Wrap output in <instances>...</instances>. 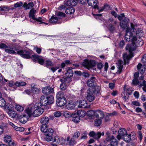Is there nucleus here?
<instances>
[{
    "instance_id": "nucleus-9",
    "label": "nucleus",
    "mask_w": 146,
    "mask_h": 146,
    "mask_svg": "<svg viewBox=\"0 0 146 146\" xmlns=\"http://www.w3.org/2000/svg\"><path fill=\"white\" fill-rule=\"evenodd\" d=\"M127 133V131L125 129L123 128L119 129L118 131V134L117 137V139L118 140H119L122 137L126 135Z\"/></svg>"
},
{
    "instance_id": "nucleus-31",
    "label": "nucleus",
    "mask_w": 146,
    "mask_h": 146,
    "mask_svg": "<svg viewBox=\"0 0 146 146\" xmlns=\"http://www.w3.org/2000/svg\"><path fill=\"white\" fill-rule=\"evenodd\" d=\"M123 89L124 90V92L129 95H130L133 91V90L132 88L129 87V88H127L126 85L124 86L123 87Z\"/></svg>"
},
{
    "instance_id": "nucleus-35",
    "label": "nucleus",
    "mask_w": 146,
    "mask_h": 146,
    "mask_svg": "<svg viewBox=\"0 0 146 146\" xmlns=\"http://www.w3.org/2000/svg\"><path fill=\"white\" fill-rule=\"evenodd\" d=\"M131 134H129L128 135L126 134L125 135L123 138V140L127 142H129L131 140Z\"/></svg>"
},
{
    "instance_id": "nucleus-62",
    "label": "nucleus",
    "mask_w": 146,
    "mask_h": 146,
    "mask_svg": "<svg viewBox=\"0 0 146 146\" xmlns=\"http://www.w3.org/2000/svg\"><path fill=\"white\" fill-rule=\"evenodd\" d=\"M120 25L121 27L123 29H125L127 27V25L122 22L120 23Z\"/></svg>"
},
{
    "instance_id": "nucleus-1",
    "label": "nucleus",
    "mask_w": 146,
    "mask_h": 146,
    "mask_svg": "<svg viewBox=\"0 0 146 146\" xmlns=\"http://www.w3.org/2000/svg\"><path fill=\"white\" fill-rule=\"evenodd\" d=\"M131 26L132 28L131 29L127 28L125 36L127 41L129 42L131 40L133 44L126 47V49L129 50L130 54H127L125 53L123 55L125 64H129V59L133 56V53L137 51L136 46H141L143 43L141 38L144 35L142 30L141 29L135 28L132 23Z\"/></svg>"
},
{
    "instance_id": "nucleus-53",
    "label": "nucleus",
    "mask_w": 146,
    "mask_h": 146,
    "mask_svg": "<svg viewBox=\"0 0 146 146\" xmlns=\"http://www.w3.org/2000/svg\"><path fill=\"white\" fill-rule=\"evenodd\" d=\"M56 15L60 17H64L65 16V14L64 13L59 11L57 13Z\"/></svg>"
},
{
    "instance_id": "nucleus-46",
    "label": "nucleus",
    "mask_w": 146,
    "mask_h": 146,
    "mask_svg": "<svg viewBox=\"0 0 146 146\" xmlns=\"http://www.w3.org/2000/svg\"><path fill=\"white\" fill-rule=\"evenodd\" d=\"M39 91V89L36 88H31V92L35 94H37Z\"/></svg>"
},
{
    "instance_id": "nucleus-52",
    "label": "nucleus",
    "mask_w": 146,
    "mask_h": 146,
    "mask_svg": "<svg viewBox=\"0 0 146 146\" xmlns=\"http://www.w3.org/2000/svg\"><path fill=\"white\" fill-rule=\"evenodd\" d=\"M80 120V118L79 116L74 117L72 119V121L76 123H78Z\"/></svg>"
},
{
    "instance_id": "nucleus-25",
    "label": "nucleus",
    "mask_w": 146,
    "mask_h": 146,
    "mask_svg": "<svg viewBox=\"0 0 146 146\" xmlns=\"http://www.w3.org/2000/svg\"><path fill=\"white\" fill-rule=\"evenodd\" d=\"M66 108L68 110L73 109L75 107L74 104L72 101H70L69 102L66 103Z\"/></svg>"
},
{
    "instance_id": "nucleus-44",
    "label": "nucleus",
    "mask_w": 146,
    "mask_h": 146,
    "mask_svg": "<svg viewBox=\"0 0 146 146\" xmlns=\"http://www.w3.org/2000/svg\"><path fill=\"white\" fill-rule=\"evenodd\" d=\"M45 66L47 68L49 66H52L53 65V62L49 60H47L45 62Z\"/></svg>"
},
{
    "instance_id": "nucleus-34",
    "label": "nucleus",
    "mask_w": 146,
    "mask_h": 146,
    "mask_svg": "<svg viewBox=\"0 0 146 146\" xmlns=\"http://www.w3.org/2000/svg\"><path fill=\"white\" fill-rule=\"evenodd\" d=\"M58 21L57 18L54 16H52L51 18L49 20V22L52 24H56Z\"/></svg>"
},
{
    "instance_id": "nucleus-5",
    "label": "nucleus",
    "mask_w": 146,
    "mask_h": 146,
    "mask_svg": "<svg viewBox=\"0 0 146 146\" xmlns=\"http://www.w3.org/2000/svg\"><path fill=\"white\" fill-rule=\"evenodd\" d=\"M17 54L24 58H29L31 57L30 52L27 50H20L17 52Z\"/></svg>"
},
{
    "instance_id": "nucleus-16",
    "label": "nucleus",
    "mask_w": 146,
    "mask_h": 146,
    "mask_svg": "<svg viewBox=\"0 0 146 146\" xmlns=\"http://www.w3.org/2000/svg\"><path fill=\"white\" fill-rule=\"evenodd\" d=\"M48 100L46 95L42 96L40 98V102L42 106H46L48 105Z\"/></svg>"
},
{
    "instance_id": "nucleus-58",
    "label": "nucleus",
    "mask_w": 146,
    "mask_h": 146,
    "mask_svg": "<svg viewBox=\"0 0 146 146\" xmlns=\"http://www.w3.org/2000/svg\"><path fill=\"white\" fill-rule=\"evenodd\" d=\"M87 133L85 131L82 134L81 137L80 138L81 139H86L87 138Z\"/></svg>"
},
{
    "instance_id": "nucleus-33",
    "label": "nucleus",
    "mask_w": 146,
    "mask_h": 146,
    "mask_svg": "<svg viewBox=\"0 0 146 146\" xmlns=\"http://www.w3.org/2000/svg\"><path fill=\"white\" fill-rule=\"evenodd\" d=\"M4 107L7 113L9 111H10L13 109V108H14V106L9 104H7V105H5Z\"/></svg>"
},
{
    "instance_id": "nucleus-24",
    "label": "nucleus",
    "mask_w": 146,
    "mask_h": 146,
    "mask_svg": "<svg viewBox=\"0 0 146 146\" xmlns=\"http://www.w3.org/2000/svg\"><path fill=\"white\" fill-rule=\"evenodd\" d=\"M33 6V3L31 2L28 3H25L23 5V7L26 10H27L32 8Z\"/></svg>"
},
{
    "instance_id": "nucleus-63",
    "label": "nucleus",
    "mask_w": 146,
    "mask_h": 146,
    "mask_svg": "<svg viewBox=\"0 0 146 146\" xmlns=\"http://www.w3.org/2000/svg\"><path fill=\"white\" fill-rule=\"evenodd\" d=\"M64 4L68 6H71V0H66L64 1Z\"/></svg>"
},
{
    "instance_id": "nucleus-27",
    "label": "nucleus",
    "mask_w": 146,
    "mask_h": 146,
    "mask_svg": "<svg viewBox=\"0 0 146 146\" xmlns=\"http://www.w3.org/2000/svg\"><path fill=\"white\" fill-rule=\"evenodd\" d=\"M70 138V137H68L66 139L67 141H69V145L70 146L74 145L76 143L75 139L74 138H71L69 140Z\"/></svg>"
},
{
    "instance_id": "nucleus-37",
    "label": "nucleus",
    "mask_w": 146,
    "mask_h": 146,
    "mask_svg": "<svg viewBox=\"0 0 146 146\" xmlns=\"http://www.w3.org/2000/svg\"><path fill=\"white\" fill-rule=\"evenodd\" d=\"M77 113L78 115L81 117H83L85 116L86 115L85 111L82 110H78Z\"/></svg>"
},
{
    "instance_id": "nucleus-14",
    "label": "nucleus",
    "mask_w": 146,
    "mask_h": 146,
    "mask_svg": "<svg viewBox=\"0 0 146 146\" xmlns=\"http://www.w3.org/2000/svg\"><path fill=\"white\" fill-rule=\"evenodd\" d=\"M106 140L107 141H111L110 143H115V145H117V141L114 136L112 135H107L106 138Z\"/></svg>"
},
{
    "instance_id": "nucleus-38",
    "label": "nucleus",
    "mask_w": 146,
    "mask_h": 146,
    "mask_svg": "<svg viewBox=\"0 0 146 146\" xmlns=\"http://www.w3.org/2000/svg\"><path fill=\"white\" fill-rule=\"evenodd\" d=\"M102 118L97 119L94 120V125L96 126H99L102 123V120L101 119Z\"/></svg>"
},
{
    "instance_id": "nucleus-36",
    "label": "nucleus",
    "mask_w": 146,
    "mask_h": 146,
    "mask_svg": "<svg viewBox=\"0 0 146 146\" xmlns=\"http://www.w3.org/2000/svg\"><path fill=\"white\" fill-rule=\"evenodd\" d=\"M47 99L48 101V105L51 104L54 102V97L50 95L49 96H47Z\"/></svg>"
},
{
    "instance_id": "nucleus-48",
    "label": "nucleus",
    "mask_w": 146,
    "mask_h": 146,
    "mask_svg": "<svg viewBox=\"0 0 146 146\" xmlns=\"http://www.w3.org/2000/svg\"><path fill=\"white\" fill-rule=\"evenodd\" d=\"M7 99L9 101V104H12L14 106H15V105L16 104L15 103V102L14 100L13 99H12L11 97H9L7 98Z\"/></svg>"
},
{
    "instance_id": "nucleus-13",
    "label": "nucleus",
    "mask_w": 146,
    "mask_h": 146,
    "mask_svg": "<svg viewBox=\"0 0 146 146\" xmlns=\"http://www.w3.org/2000/svg\"><path fill=\"white\" fill-rule=\"evenodd\" d=\"M123 61L120 60H119L116 63V64L117 66V68L118 69L117 73L119 74L121 72L123 68Z\"/></svg>"
},
{
    "instance_id": "nucleus-4",
    "label": "nucleus",
    "mask_w": 146,
    "mask_h": 146,
    "mask_svg": "<svg viewBox=\"0 0 146 146\" xmlns=\"http://www.w3.org/2000/svg\"><path fill=\"white\" fill-rule=\"evenodd\" d=\"M96 62L94 60H85L83 62V65L86 68L89 69L96 66Z\"/></svg>"
},
{
    "instance_id": "nucleus-12",
    "label": "nucleus",
    "mask_w": 146,
    "mask_h": 146,
    "mask_svg": "<svg viewBox=\"0 0 146 146\" xmlns=\"http://www.w3.org/2000/svg\"><path fill=\"white\" fill-rule=\"evenodd\" d=\"M42 92L47 95L54 92V90L53 88H51L49 86H46L42 89Z\"/></svg>"
},
{
    "instance_id": "nucleus-22",
    "label": "nucleus",
    "mask_w": 146,
    "mask_h": 146,
    "mask_svg": "<svg viewBox=\"0 0 146 146\" xmlns=\"http://www.w3.org/2000/svg\"><path fill=\"white\" fill-rule=\"evenodd\" d=\"M66 80L65 78L62 77L60 80V81L62 82V84L60 85V88L62 90H65L66 89V85L64 82Z\"/></svg>"
},
{
    "instance_id": "nucleus-7",
    "label": "nucleus",
    "mask_w": 146,
    "mask_h": 146,
    "mask_svg": "<svg viewBox=\"0 0 146 146\" xmlns=\"http://www.w3.org/2000/svg\"><path fill=\"white\" fill-rule=\"evenodd\" d=\"M44 111V110L42 108H40L38 106L34 111H33L31 115V116H33L36 117L40 115Z\"/></svg>"
},
{
    "instance_id": "nucleus-55",
    "label": "nucleus",
    "mask_w": 146,
    "mask_h": 146,
    "mask_svg": "<svg viewBox=\"0 0 146 146\" xmlns=\"http://www.w3.org/2000/svg\"><path fill=\"white\" fill-rule=\"evenodd\" d=\"M146 68V66L145 65H143L142 67L138 70L142 74L144 72Z\"/></svg>"
},
{
    "instance_id": "nucleus-10",
    "label": "nucleus",
    "mask_w": 146,
    "mask_h": 146,
    "mask_svg": "<svg viewBox=\"0 0 146 146\" xmlns=\"http://www.w3.org/2000/svg\"><path fill=\"white\" fill-rule=\"evenodd\" d=\"M66 99L65 97L58 98L56 100L57 106L60 107L65 105L66 104Z\"/></svg>"
},
{
    "instance_id": "nucleus-51",
    "label": "nucleus",
    "mask_w": 146,
    "mask_h": 146,
    "mask_svg": "<svg viewBox=\"0 0 146 146\" xmlns=\"http://www.w3.org/2000/svg\"><path fill=\"white\" fill-rule=\"evenodd\" d=\"M56 97L57 99L59 98H62L63 97V94L62 92H59L56 94Z\"/></svg>"
},
{
    "instance_id": "nucleus-8",
    "label": "nucleus",
    "mask_w": 146,
    "mask_h": 146,
    "mask_svg": "<svg viewBox=\"0 0 146 146\" xmlns=\"http://www.w3.org/2000/svg\"><path fill=\"white\" fill-rule=\"evenodd\" d=\"M36 12V10L33 9H31L29 13V17L33 20H36L37 21L41 22L42 17H40L37 19L35 17V14Z\"/></svg>"
},
{
    "instance_id": "nucleus-61",
    "label": "nucleus",
    "mask_w": 146,
    "mask_h": 146,
    "mask_svg": "<svg viewBox=\"0 0 146 146\" xmlns=\"http://www.w3.org/2000/svg\"><path fill=\"white\" fill-rule=\"evenodd\" d=\"M80 133L78 131L76 132L73 135V137L76 138H78L80 135Z\"/></svg>"
},
{
    "instance_id": "nucleus-3",
    "label": "nucleus",
    "mask_w": 146,
    "mask_h": 146,
    "mask_svg": "<svg viewBox=\"0 0 146 146\" xmlns=\"http://www.w3.org/2000/svg\"><path fill=\"white\" fill-rule=\"evenodd\" d=\"M34 103H32L30 104L28 108L25 110V112L27 113L29 117L31 116L32 113L34 111L36 108L38 107V106Z\"/></svg>"
},
{
    "instance_id": "nucleus-15",
    "label": "nucleus",
    "mask_w": 146,
    "mask_h": 146,
    "mask_svg": "<svg viewBox=\"0 0 146 146\" xmlns=\"http://www.w3.org/2000/svg\"><path fill=\"white\" fill-rule=\"evenodd\" d=\"M87 3L89 5L93 6L94 9H97L98 10L99 9V7L96 5L97 3V0H88Z\"/></svg>"
},
{
    "instance_id": "nucleus-29",
    "label": "nucleus",
    "mask_w": 146,
    "mask_h": 146,
    "mask_svg": "<svg viewBox=\"0 0 146 146\" xmlns=\"http://www.w3.org/2000/svg\"><path fill=\"white\" fill-rule=\"evenodd\" d=\"M110 5L106 4L101 9L99 8V9H98V12L99 13L102 12L104 11L110 9Z\"/></svg>"
},
{
    "instance_id": "nucleus-30",
    "label": "nucleus",
    "mask_w": 146,
    "mask_h": 146,
    "mask_svg": "<svg viewBox=\"0 0 146 146\" xmlns=\"http://www.w3.org/2000/svg\"><path fill=\"white\" fill-rule=\"evenodd\" d=\"M75 11V9L73 7H68L65 11V13L68 14H72L74 13Z\"/></svg>"
},
{
    "instance_id": "nucleus-28",
    "label": "nucleus",
    "mask_w": 146,
    "mask_h": 146,
    "mask_svg": "<svg viewBox=\"0 0 146 146\" xmlns=\"http://www.w3.org/2000/svg\"><path fill=\"white\" fill-rule=\"evenodd\" d=\"M9 116L12 118H14L17 115V113L13 109L7 113Z\"/></svg>"
},
{
    "instance_id": "nucleus-43",
    "label": "nucleus",
    "mask_w": 146,
    "mask_h": 146,
    "mask_svg": "<svg viewBox=\"0 0 146 146\" xmlns=\"http://www.w3.org/2000/svg\"><path fill=\"white\" fill-rule=\"evenodd\" d=\"M104 133L103 132L101 133L98 132L97 133H95L94 138L96 139H98L101 136L104 135Z\"/></svg>"
},
{
    "instance_id": "nucleus-54",
    "label": "nucleus",
    "mask_w": 146,
    "mask_h": 146,
    "mask_svg": "<svg viewBox=\"0 0 146 146\" xmlns=\"http://www.w3.org/2000/svg\"><path fill=\"white\" fill-rule=\"evenodd\" d=\"M61 113L59 111H56L54 113V116L56 117H60L61 115Z\"/></svg>"
},
{
    "instance_id": "nucleus-32",
    "label": "nucleus",
    "mask_w": 146,
    "mask_h": 146,
    "mask_svg": "<svg viewBox=\"0 0 146 146\" xmlns=\"http://www.w3.org/2000/svg\"><path fill=\"white\" fill-rule=\"evenodd\" d=\"M9 10V9L7 6L1 7L0 9V12L2 14L7 13Z\"/></svg>"
},
{
    "instance_id": "nucleus-59",
    "label": "nucleus",
    "mask_w": 146,
    "mask_h": 146,
    "mask_svg": "<svg viewBox=\"0 0 146 146\" xmlns=\"http://www.w3.org/2000/svg\"><path fill=\"white\" fill-rule=\"evenodd\" d=\"M36 50V52L40 54L41 53L42 49L40 48H38L37 46L35 47L34 48V50Z\"/></svg>"
},
{
    "instance_id": "nucleus-21",
    "label": "nucleus",
    "mask_w": 146,
    "mask_h": 146,
    "mask_svg": "<svg viewBox=\"0 0 146 146\" xmlns=\"http://www.w3.org/2000/svg\"><path fill=\"white\" fill-rule=\"evenodd\" d=\"M67 72L65 73V75L67 78H69L72 77L73 75V71L70 68H66Z\"/></svg>"
},
{
    "instance_id": "nucleus-56",
    "label": "nucleus",
    "mask_w": 146,
    "mask_h": 146,
    "mask_svg": "<svg viewBox=\"0 0 146 146\" xmlns=\"http://www.w3.org/2000/svg\"><path fill=\"white\" fill-rule=\"evenodd\" d=\"M71 6H75L77 4V0H71Z\"/></svg>"
},
{
    "instance_id": "nucleus-39",
    "label": "nucleus",
    "mask_w": 146,
    "mask_h": 146,
    "mask_svg": "<svg viewBox=\"0 0 146 146\" xmlns=\"http://www.w3.org/2000/svg\"><path fill=\"white\" fill-rule=\"evenodd\" d=\"M15 105V109L17 111H21L23 110V107L17 104H16Z\"/></svg>"
},
{
    "instance_id": "nucleus-57",
    "label": "nucleus",
    "mask_w": 146,
    "mask_h": 146,
    "mask_svg": "<svg viewBox=\"0 0 146 146\" xmlns=\"http://www.w3.org/2000/svg\"><path fill=\"white\" fill-rule=\"evenodd\" d=\"M125 17V15L123 13L120 14L118 16H117V18L118 20L121 21V20Z\"/></svg>"
},
{
    "instance_id": "nucleus-23",
    "label": "nucleus",
    "mask_w": 146,
    "mask_h": 146,
    "mask_svg": "<svg viewBox=\"0 0 146 146\" xmlns=\"http://www.w3.org/2000/svg\"><path fill=\"white\" fill-rule=\"evenodd\" d=\"M18 117L20 121L22 123H25L27 121V118L25 115H23L22 116L19 115Z\"/></svg>"
},
{
    "instance_id": "nucleus-41",
    "label": "nucleus",
    "mask_w": 146,
    "mask_h": 146,
    "mask_svg": "<svg viewBox=\"0 0 146 146\" xmlns=\"http://www.w3.org/2000/svg\"><path fill=\"white\" fill-rule=\"evenodd\" d=\"M95 110H90L87 111V115L89 117H94Z\"/></svg>"
},
{
    "instance_id": "nucleus-11",
    "label": "nucleus",
    "mask_w": 146,
    "mask_h": 146,
    "mask_svg": "<svg viewBox=\"0 0 146 146\" xmlns=\"http://www.w3.org/2000/svg\"><path fill=\"white\" fill-rule=\"evenodd\" d=\"M96 80L97 79L95 77L93 76H92L88 80L87 84L89 86L92 87L94 86Z\"/></svg>"
},
{
    "instance_id": "nucleus-17",
    "label": "nucleus",
    "mask_w": 146,
    "mask_h": 146,
    "mask_svg": "<svg viewBox=\"0 0 146 146\" xmlns=\"http://www.w3.org/2000/svg\"><path fill=\"white\" fill-rule=\"evenodd\" d=\"M49 121L48 118L47 117H44L42 118L40 120V122L42 124L41 126L40 129L42 127H43L44 126L45 127H47L46 124L48 123Z\"/></svg>"
},
{
    "instance_id": "nucleus-45",
    "label": "nucleus",
    "mask_w": 146,
    "mask_h": 146,
    "mask_svg": "<svg viewBox=\"0 0 146 146\" xmlns=\"http://www.w3.org/2000/svg\"><path fill=\"white\" fill-rule=\"evenodd\" d=\"M122 95L123 100L125 101H127L129 95L124 92L122 94Z\"/></svg>"
},
{
    "instance_id": "nucleus-20",
    "label": "nucleus",
    "mask_w": 146,
    "mask_h": 146,
    "mask_svg": "<svg viewBox=\"0 0 146 146\" xmlns=\"http://www.w3.org/2000/svg\"><path fill=\"white\" fill-rule=\"evenodd\" d=\"M77 102H79V105L78 107V108H85L87 106V103L86 101L85 100H80Z\"/></svg>"
},
{
    "instance_id": "nucleus-42",
    "label": "nucleus",
    "mask_w": 146,
    "mask_h": 146,
    "mask_svg": "<svg viewBox=\"0 0 146 146\" xmlns=\"http://www.w3.org/2000/svg\"><path fill=\"white\" fill-rule=\"evenodd\" d=\"M62 114L63 115L65 118L70 117L72 116V114L69 111H63Z\"/></svg>"
},
{
    "instance_id": "nucleus-19",
    "label": "nucleus",
    "mask_w": 146,
    "mask_h": 146,
    "mask_svg": "<svg viewBox=\"0 0 146 146\" xmlns=\"http://www.w3.org/2000/svg\"><path fill=\"white\" fill-rule=\"evenodd\" d=\"M99 115H100V118H103L104 116V115L102 111L100 110H95L94 117L96 118H98Z\"/></svg>"
},
{
    "instance_id": "nucleus-47",
    "label": "nucleus",
    "mask_w": 146,
    "mask_h": 146,
    "mask_svg": "<svg viewBox=\"0 0 146 146\" xmlns=\"http://www.w3.org/2000/svg\"><path fill=\"white\" fill-rule=\"evenodd\" d=\"M6 105L5 100L2 98H0V106L4 107Z\"/></svg>"
},
{
    "instance_id": "nucleus-64",
    "label": "nucleus",
    "mask_w": 146,
    "mask_h": 146,
    "mask_svg": "<svg viewBox=\"0 0 146 146\" xmlns=\"http://www.w3.org/2000/svg\"><path fill=\"white\" fill-rule=\"evenodd\" d=\"M129 20L128 19L125 18H124L123 20L121 22L127 25V24L129 23Z\"/></svg>"
},
{
    "instance_id": "nucleus-50",
    "label": "nucleus",
    "mask_w": 146,
    "mask_h": 146,
    "mask_svg": "<svg viewBox=\"0 0 146 146\" xmlns=\"http://www.w3.org/2000/svg\"><path fill=\"white\" fill-rule=\"evenodd\" d=\"M23 5V2L21 1H19L15 3L14 5V7L15 8H17Z\"/></svg>"
},
{
    "instance_id": "nucleus-18",
    "label": "nucleus",
    "mask_w": 146,
    "mask_h": 146,
    "mask_svg": "<svg viewBox=\"0 0 146 146\" xmlns=\"http://www.w3.org/2000/svg\"><path fill=\"white\" fill-rule=\"evenodd\" d=\"M94 96L92 92H88L86 96V98L89 102H92L94 99Z\"/></svg>"
},
{
    "instance_id": "nucleus-6",
    "label": "nucleus",
    "mask_w": 146,
    "mask_h": 146,
    "mask_svg": "<svg viewBox=\"0 0 146 146\" xmlns=\"http://www.w3.org/2000/svg\"><path fill=\"white\" fill-rule=\"evenodd\" d=\"M31 58L34 61H37L41 65H43L44 63V60L42 58V57L40 56L37 54L33 55Z\"/></svg>"
},
{
    "instance_id": "nucleus-26",
    "label": "nucleus",
    "mask_w": 146,
    "mask_h": 146,
    "mask_svg": "<svg viewBox=\"0 0 146 146\" xmlns=\"http://www.w3.org/2000/svg\"><path fill=\"white\" fill-rule=\"evenodd\" d=\"M13 48L10 47V46L7 47L5 49V52L6 53L11 54H15L16 53V52L14 50Z\"/></svg>"
},
{
    "instance_id": "nucleus-60",
    "label": "nucleus",
    "mask_w": 146,
    "mask_h": 146,
    "mask_svg": "<svg viewBox=\"0 0 146 146\" xmlns=\"http://www.w3.org/2000/svg\"><path fill=\"white\" fill-rule=\"evenodd\" d=\"M139 83L137 78H134L133 80L132 84L133 85H137Z\"/></svg>"
},
{
    "instance_id": "nucleus-40",
    "label": "nucleus",
    "mask_w": 146,
    "mask_h": 146,
    "mask_svg": "<svg viewBox=\"0 0 146 146\" xmlns=\"http://www.w3.org/2000/svg\"><path fill=\"white\" fill-rule=\"evenodd\" d=\"M11 140V137L8 135H5L4 137V141L6 143H10Z\"/></svg>"
},
{
    "instance_id": "nucleus-49",
    "label": "nucleus",
    "mask_w": 146,
    "mask_h": 146,
    "mask_svg": "<svg viewBox=\"0 0 146 146\" xmlns=\"http://www.w3.org/2000/svg\"><path fill=\"white\" fill-rule=\"evenodd\" d=\"M26 85V83L25 82L22 81L17 82L15 83V85L18 86H25Z\"/></svg>"
},
{
    "instance_id": "nucleus-2",
    "label": "nucleus",
    "mask_w": 146,
    "mask_h": 146,
    "mask_svg": "<svg viewBox=\"0 0 146 146\" xmlns=\"http://www.w3.org/2000/svg\"><path fill=\"white\" fill-rule=\"evenodd\" d=\"M41 128V131L44 132L45 136V140L47 141H49L53 139L52 135L54 132V130L51 128L48 129L47 127L44 126Z\"/></svg>"
}]
</instances>
